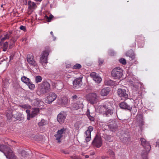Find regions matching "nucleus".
<instances>
[{"mask_svg":"<svg viewBox=\"0 0 159 159\" xmlns=\"http://www.w3.org/2000/svg\"><path fill=\"white\" fill-rule=\"evenodd\" d=\"M114 105L110 102L107 101L102 106V108L105 110L103 114L106 116H112L115 113Z\"/></svg>","mask_w":159,"mask_h":159,"instance_id":"nucleus-1","label":"nucleus"},{"mask_svg":"<svg viewBox=\"0 0 159 159\" xmlns=\"http://www.w3.org/2000/svg\"><path fill=\"white\" fill-rule=\"evenodd\" d=\"M0 151L8 159H16V157L10 148L7 145L0 144Z\"/></svg>","mask_w":159,"mask_h":159,"instance_id":"nucleus-2","label":"nucleus"},{"mask_svg":"<svg viewBox=\"0 0 159 159\" xmlns=\"http://www.w3.org/2000/svg\"><path fill=\"white\" fill-rule=\"evenodd\" d=\"M140 140L141 145L145 149V150L142 151L141 153L142 158L143 159H148V152H149L151 149L150 144L144 138H141Z\"/></svg>","mask_w":159,"mask_h":159,"instance_id":"nucleus-3","label":"nucleus"},{"mask_svg":"<svg viewBox=\"0 0 159 159\" xmlns=\"http://www.w3.org/2000/svg\"><path fill=\"white\" fill-rule=\"evenodd\" d=\"M50 85L46 81H43L39 85L38 92L40 94H43L50 91Z\"/></svg>","mask_w":159,"mask_h":159,"instance_id":"nucleus-4","label":"nucleus"},{"mask_svg":"<svg viewBox=\"0 0 159 159\" xmlns=\"http://www.w3.org/2000/svg\"><path fill=\"white\" fill-rule=\"evenodd\" d=\"M51 50L49 47L45 48V50L43 52L40 58L39 62L43 66H45L48 63V56Z\"/></svg>","mask_w":159,"mask_h":159,"instance_id":"nucleus-5","label":"nucleus"},{"mask_svg":"<svg viewBox=\"0 0 159 159\" xmlns=\"http://www.w3.org/2000/svg\"><path fill=\"white\" fill-rule=\"evenodd\" d=\"M123 74V70L120 67L114 68L111 72L112 76L116 79H120Z\"/></svg>","mask_w":159,"mask_h":159,"instance_id":"nucleus-6","label":"nucleus"},{"mask_svg":"<svg viewBox=\"0 0 159 159\" xmlns=\"http://www.w3.org/2000/svg\"><path fill=\"white\" fill-rule=\"evenodd\" d=\"M102 138L98 134H96L92 143V144L94 146L97 148H99L102 145Z\"/></svg>","mask_w":159,"mask_h":159,"instance_id":"nucleus-7","label":"nucleus"},{"mask_svg":"<svg viewBox=\"0 0 159 159\" xmlns=\"http://www.w3.org/2000/svg\"><path fill=\"white\" fill-rule=\"evenodd\" d=\"M128 91L125 89H119L117 90L118 94L122 99H128Z\"/></svg>","mask_w":159,"mask_h":159,"instance_id":"nucleus-8","label":"nucleus"},{"mask_svg":"<svg viewBox=\"0 0 159 159\" xmlns=\"http://www.w3.org/2000/svg\"><path fill=\"white\" fill-rule=\"evenodd\" d=\"M87 99L91 104H93L97 102V94L95 93H89L88 94Z\"/></svg>","mask_w":159,"mask_h":159,"instance_id":"nucleus-9","label":"nucleus"},{"mask_svg":"<svg viewBox=\"0 0 159 159\" xmlns=\"http://www.w3.org/2000/svg\"><path fill=\"white\" fill-rule=\"evenodd\" d=\"M117 120H112L109 122L108 125L109 128L112 131H116L118 128Z\"/></svg>","mask_w":159,"mask_h":159,"instance_id":"nucleus-10","label":"nucleus"},{"mask_svg":"<svg viewBox=\"0 0 159 159\" xmlns=\"http://www.w3.org/2000/svg\"><path fill=\"white\" fill-rule=\"evenodd\" d=\"M57 98V95L53 92H50L49 93L47 97L46 103L51 104Z\"/></svg>","mask_w":159,"mask_h":159,"instance_id":"nucleus-11","label":"nucleus"},{"mask_svg":"<svg viewBox=\"0 0 159 159\" xmlns=\"http://www.w3.org/2000/svg\"><path fill=\"white\" fill-rule=\"evenodd\" d=\"M27 61L29 64L33 66H37L36 62L34 61V57L32 55H28L27 57Z\"/></svg>","mask_w":159,"mask_h":159,"instance_id":"nucleus-12","label":"nucleus"},{"mask_svg":"<svg viewBox=\"0 0 159 159\" xmlns=\"http://www.w3.org/2000/svg\"><path fill=\"white\" fill-rule=\"evenodd\" d=\"M93 130V127L90 126H89L88 129L85 132V140L87 142L91 140V131Z\"/></svg>","mask_w":159,"mask_h":159,"instance_id":"nucleus-13","label":"nucleus"},{"mask_svg":"<svg viewBox=\"0 0 159 159\" xmlns=\"http://www.w3.org/2000/svg\"><path fill=\"white\" fill-rule=\"evenodd\" d=\"M66 117V114L64 112H61L57 116V120L60 124H62L64 122Z\"/></svg>","mask_w":159,"mask_h":159,"instance_id":"nucleus-14","label":"nucleus"},{"mask_svg":"<svg viewBox=\"0 0 159 159\" xmlns=\"http://www.w3.org/2000/svg\"><path fill=\"white\" fill-rule=\"evenodd\" d=\"M82 77H80L77 78L73 82L74 87L79 88L82 85Z\"/></svg>","mask_w":159,"mask_h":159,"instance_id":"nucleus-15","label":"nucleus"},{"mask_svg":"<svg viewBox=\"0 0 159 159\" xmlns=\"http://www.w3.org/2000/svg\"><path fill=\"white\" fill-rule=\"evenodd\" d=\"M68 102V99L67 97H64L57 100V103L61 106L66 105Z\"/></svg>","mask_w":159,"mask_h":159,"instance_id":"nucleus-16","label":"nucleus"},{"mask_svg":"<svg viewBox=\"0 0 159 159\" xmlns=\"http://www.w3.org/2000/svg\"><path fill=\"white\" fill-rule=\"evenodd\" d=\"M119 106L122 109L128 110L131 111L132 107L129 105L125 102H120L119 104Z\"/></svg>","mask_w":159,"mask_h":159,"instance_id":"nucleus-17","label":"nucleus"},{"mask_svg":"<svg viewBox=\"0 0 159 159\" xmlns=\"http://www.w3.org/2000/svg\"><path fill=\"white\" fill-rule=\"evenodd\" d=\"M137 121L139 123V126L140 129L141 128L142 126L144 125V121L143 120V117L142 114H138L136 116Z\"/></svg>","mask_w":159,"mask_h":159,"instance_id":"nucleus-18","label":"nucleus"},{"mask_svg":"<svg viewBox=\"0 0 159 159\" xmlns=\"http://www.w3.org/2000/svg\"><path fill=\"white\" fill-rule=\"evenodd\" d=\"M111 90L109 87H106L102 89L100 92L101 95L102 96L107 95Z\"/></svg>","mask_w":159,"mask_h":159,"instance_id":"nucleus-19","label":"nucleus"},{"mask_svg":"<svg viewBox=\"0 0 159 159\" xmlns=\"http://www.w3.org/2000/svg\"><path fill=\"white\" fill-rule=\"evenodd\" d=\"M13 118L16 120L20 121L24 120V117L23 115L21 113L17 112L13 116Z\"/></svg>","mask_w":159,"mask_h":159,"instance_id":"nucleus-20","label":"nucleus"},{"mask_svg":"<svg viewBox=\"0 0 159 159\" xmlns=\"http://www.w3.org/2000/svg\"><path fill=\"white\" fill-rule=\"evenodd\" d=\"M126 56L129 57L130 58L129 59L130 60H133L135 58L134 53L132 50H130L127 51L126 53Z\"/></svg>","mask_w":159,"mask_h":159,"instance_id":"nucleus-21","label":"nucleus"},{"mask_svg":"<svg viewBox=\"0 0 159 159\" xmlns=\"http://www.w3.org/2000/svg\"><path fill=\"white\" fill-rule=\"evenodd\" d=\"M15 112L14 111H12L11 110H8L6 112V115L7 118V119L8 120H11L12 117H13V113Z\"/></svg>","mask_w":159,"mask_h":159,"instance_id":"nucleus-22","label":"nucleus"},{"mask_svg":"<svg viewBox=\"0 0 159 159\" xmlns=\"http://www.w3.org/2000/svg\"><path fill=\"white\" fill-rule=\"evenodd\" d=\"M28 5L29 6L28 9L30 10L35 9L37 7L36 4L34 2H32L31 1L28 2Z\"/></svg>","mask_w":159,"mask_h":159,"instance_id":"nucleus-23","label":"nucleus"},{"mask_svg":"<svg viewBox=\"0 0 159 159\" xmlns=\"http://www.w3.org/2000/svg\"><path fill=\"white\" fill-rule=\"evenodd\" d=\"M86 113L87 116L90 121H94L95 118L93 115V113L90 114L89 109H87Z\"/></svg>","mask_w":159,"mask_h":159,"instance_id":"nucleus-24","label":"nucleus"},{"mask_svg":"<svg viewBox=\"0 0 159 159\" xmlns=\"http://www.w3.org/2000/svg\"><path fill=\"white\" fill-rule=\"evenodd\" d=\"M17 38L12 37L10 41V44L9 48L10 49L12 48L15 45V43L16 41Z\"/></svg>","mask_w":159,"mask_h":159,"instance_id":"nucleus-25","label":"nucleus"},{"mask_svg":"<svg viewBox=\"0 0 159 159\" xmlns=\"http://www.w3.org/2000/svg\"><path fill=\"white\" fill-rule=\"evenodd\" d=\"M39 112V110L38 108L33 109L32 113L31 114V117L33 118Z\"/></svg>","mask_w":159,"mask_h":159,"instance_id":"nucleus-26","label":"nucleus"},{"mask_svg":"<svg viewBox=\"0 0 159 159\" xmlns=\"http://www.w3.org/2000/svg\"><path fill=\"white\" fill-rule=\"evenodd\" d=\"M81 103L80 100H79V101H77L76 102L73 104V107L75 109L78 110L80 108V106L81 105Z\"/></svg>","mask_w":159,"mask_h":159,"instance_id":"nucleus-27","label":"nucleus"},{"mask_svg":"<svg viewBox=\"0 0 159 159\" xmlns=\"http://www.w3.org/2000/svg\"><path fill=\"white\" fill-rule=\"evenodd\" d=\"M144 38L142 35L136 36L135 37V41L137 42H140L143 41Z\"/></svg>","mask_w":159,"mask_h":159,"instance_id":"nucleus-28","label":"nucleus"},{"mask_svg":"<svg viewBox=\"0 0 159 159\" xmlns=\"http://www.w3.org/2000/svg\"><path fill=\"white\" fill-rule=\"evenodd\" d=\"M121 139L123 143H128L130 141V138L129 136H128L126 137H124Z\"/></svg>","mask_w":159,"mask_h":159,"instance_id":"nucleus-29","label":"nucleus"},{"mask_svg":"<svg viewBox=\"0 0 159 159\" xmlns=\"http://www.w3.org/2000/svg\"><path fill=\"white\" fill-rule=\"evenodd\" d=\"M21 80L27 84L30 82V79L24 76L21 77Z\"/></svg>","mask_w":159,"mask_h":159,"instance_id":"nucleus-30","label":"nucleus"},{"mask_svg":"<svg viewBox=\"0 0 159 159\" xmlns=\"http://www.w3.org/2000/svg\"><path fill=\"white\" fill-rule=\"evenodd\" d=\"M56 86L57 89H61L63 88L64 85L62 82H59L56 84Z\"/></svg>","mask_w":159,"mask_h":159,"instance_id":"nucleus-31","label":"nucleus"},{"mask_svg":"<svg viewBox=\"0 0 159 159\" xmlns=\"http://www.w3.org/2000/svg\"><path fill=\"white\" fill-rule=\"evenodd\" d=\"M54 136L56 137V139L57 140V142L60 143L61 142V141L60 140V139L62 137V135H61L57 133L56 134L54 135Z\"/></svg>","mask_w":159,"mask_h":159,"instance_id":"nucleus-32","label":"nucleus"},{"mask_svg":"<svg viewBox=\"0 0 159 159\" xmlns=\"http://www.w3.org/2000/svg\"><path fill=\"white\" fill-rule=\"evenodd\" d=\"M106 84L110 85L113 86L115 84V82L111 80H109L105 82Z\"/></svg>","mask_w":159,"mask_h":159,"instance_id":"nucleus-33","label":"nucleus"},{"mask_svg":"<svg viewBox=\"0 0 159 159\" xmlns=\"http://www.w3.org/2000/svg\"><path fill=\"white\" fill-rule=\"evenodd\" d=\"M42 77L39 75L36 76L35 78V81L36 83H38L41 81Z\"/></svg>","mask_w":159,"mask_h":159,"instance_id":"nucleus-34","label":"nucleus"},{"mask_svg":"<svg viewBox=\"0 0 159 159\" xmlns=\"http://www.w3.org/2000/svg\"><path fill=\"white\" fill-rule=\"evenodd\" d=\"M93 80L97 83H99L101 81L102 79L98 75H97L96 77L94 78Z\"/></svg>","mask_w":159,"mask_h":159,"instance_id":"nucleus-35","label":"nucleus"},{"mask_svg":"<svg viewBox=\"0 0 159 159\" xmlns=\"http://www.w3.org/2000/svg\"><path fill=\"white\" fill-rule=\"evenodd\" d=\"M32 102L35 106H37L39 103V100L37 98L32 100Z\"/></svg>","mask_w":159,"mask_h":159,"instance_id":"nucleus-36","label":"nucleus"},{"mask_svg":"<svg viewBox=\"0 0 159 159\" xmlns=\"http://www.w3.org/2000/svg\"><path fill=\"white\" fill-rule=\"evenodd\" d=\"M66 129L63 128L61 129L58 130L57 133L60 135H62V134H63L64 132L66 131Z\"/></svg>","mask_w":159,"mask_h":159,"instance_id":"nucleus-37","label":"nucleus"},{"mask_svg":"<svg viewBox=\"0 0 159 159\" xmlns=\"http://www.w3.org/2000/svg\"><path fill=\"white\" fill-rule=\"evenodd\" d=\"M46 123L45 120L43 119H42L41 121L39 123L38 125L39 126H42L46 125Z\"/></svg>","mask_w":159,"mask_h":159,"instance_id":"nucleus-38","label":"nucleus"},{"mask_svg":"<svg viewBox=\"0 0 159 159\" xmlns=\"http://www.w3.org/2000/svg\"><path fill=\"white\" fill-rule=\"evenodd\" d=\"M81 67L82 66L80 64L77 63L73 66V68L74 69H80Z\"/></svg>","mask_w":159,"mask_h":159,"instance_id":"nucleus-39","label":"nucleus"},{"mask_svg":"<svg viewBox=\"0 0 159 159\" xmlns=\"http://www.w3.org/2000/svg\"><path fill=\"white\" fill-rule=\"evenodd\" d=\"M21 154L22 157H25L28 155V153L25 150H22L21 152Z\"/></svg>","mask_w":159,"mask_h":159,"instance_id":"nucleus-40","label":"nucleus"},{"mask_svg":"<svg viewBox=\"0 0 159 159\" xmlns=\"http://www.w3.org/2000/svg\"><path fill=\"white\" fill-rule=\"evenodd\" d=\"M107 153L110 157H114V152L112 150L109 149L107 151Z\"/></svg>","mask_w":159,"mask_h":159,"instance_id":"nucleus-41","label":"nucleus"},{"mask_svg":"<svg viewBox=\"0 0 159 159\" xmlns=\"http://www.w3.org/2000/svg\"><path fill=\"white\" fill-rule=\"evenodd\" d=\"M71 98L73 101H75L76 100H77V101H79V100H81V98L78 97L76 95H73L71 97Z\"/></svg>","mask_w":159,"mask_h":159,"instance_id":"nucleus-42","label":"nucleus"},{"mask_svg":"<svg viewBox=\"0 0 159 159\" xmlns=\"http://www.w3.org/2000/svg\"><path fill=\"white\" fill-rule=\"evenodd\" d=\"M119 61L120 63L123 65H125L126 63V61L125 58H122L119 60Z\"/></svg>","mask_w":159,"mask_h":159,"instance_id":"nucleus-43","label":"nucleus"},{"mask_svg":"<svg viewBox=\"0 0 159 159\" xmlns=\"http://www.w3.org/2000/svg\"><path fill=\"white\" fill-rule=\"evenodd\" d=\"M26 112L27 115V119L28 120H30V118L31 117V114H30V111L29 110L27 109L26 111Z\"/></svg>","mask_w":159,"mask_h":159,"instance_id":"nucleus-44","label":"nucleus"},{"mask_svg":"<svg viewBox=\"0 0 159 159\" xmlns=\"http://www.w3.org/2000/svg\"><path fill=\"white\" fill-rule=\"evenodd\" d=\"M27 85L28 86L29 88L30 89H33L34 88V85L32 84L31 82H30L29 83H28Z\"/></svg>","mask_w":159,"mask_h":159,"instance_id":"nucleus-45","label":"nucleus"},{"mask_svg":"<svg viewBox=\"0 0 159 159\" xmlns=\"http://www.w3.org/2000/svg\"><path fill=\"white\" fill-rule=\"evenodd\" d=\"M108 53L109 55L111 56H113L115 54V52L111 50H109Z\"/></svg>","mask_w":159,"mask_h":159,"instance_id":"nucleus-46","label":"nucleus"},{"mask_svg":"<svg viewBox=\"0 0 159 159\" xmlns=\"http://www.w3.org/2000/svg\"><path fill=\"white\" fill-rule=\"evenodd\" d=\"M90 76L92 78H94V77H96L97 76V74L95 72H92L90 74Z\"/></svg>","mask_w":159,"mask_h":159,"instance_id":"nucleus-47","label":"nucleus"},{"mask_svg":"<svg viewBox=\"0 0 159 159\" xmlns=\"http://www.w3.org/2000/svg\"><path fill=\"white\" fill-rule=\"evenodd\" d=\"M46 17H47V19L48 21L49 22H50L51 20L53 17V16L52 15H50L49 17H48L47 16H46Z\"/></svg>","mask_w":159,"mask_h":159,"instance_id":"nucleus-48","label":"nucleus"},{"mask_svg":"<svg viewBox=\"0 0 159 159\" xmlns=\"http://www.w3.org/2000/svg\"><path fill=\"white\" fill-rule=\"evenodd\" d=\"M9 38V37L8 36V35H7L6 34L4 35V37L2 38L1 39L2 40V41H3V42H4V41L5 40L7 39H8Z\"/></svg>","mask_w":159,"mask_h":159,"instance_id":"nucleus-49","label":"nucleus"},{"mask_svg":"<svg viewBox=\"0 0 159 159\" xmlns=\"http://www.w3.org/2000/svg\"><path fill=\"white\" fill-rule=\"evenodd\" d=\"M20 30H22L24 31L25 32H26V27L25 26H24L23 25H21L20 27Z\"/></svg>","mask_w":159,"mask_h":159,"instance_id":"nucleus-50","label":"nucleus"},{"mask_svg":"<svg viewBox=\"0 0 159 159\" xmlns=\"http://www.w3.org/2000/svg\"><path fill=\"white\" fill-rule=\"evenodd\" d=\"M103 62H104V60L103 59H102L101 58H98V62L99 63V65H101L102 64V63H103Z\"/></svg>","mask_w":159,"mask_h":159,"instance_id":"nucleus-51","label":"nucleus"},{"mask_svg":"<svg viewBox=\"0 0 159 159\" xmlns=\"http://www.w3.org/2000/svg\"><path fill=\"white\" fill-rule=\"evenodd\" d=\"M8 46V42H6L3 44V48H7Z\"/></svg>","mask_w":159,"mask_h":159,"instance_id":"nucleus-52","label":"nucleus"},{"mask_svg":"<svg viewBox=\"0 0 159 159\" xmlns=\"http://www.w3.org/2000/svg\"><path fill=\"white\" fill-rule=\"evenodd\" d=\"M136 46V43L135 42H134L133 43L131 42L130 44V46L131 47H135Z\"/></svg>","mask_w":159,"mask_h":159,"instance_id":"nucleus-53","label":"nucleus"},{"mask_svg":"<svg viewBox=\"0 0 159 159\" xmlns=\"http://www.w3.org/2000/svg\"><path fill=\"white\" fill-rule=\"evenodd\" d=\"M50 34L52 35V36L53 37V38H54V39L53 40H55L56 39V37H55L54 35H53V33L52 31H51L50 32Z\"/></svg>","mask_w":159,"mask_h":159,"instance_id":"nucleus-54","label":"nucleus"},{"mask_svg":"<svg viewBox=\"0 0 159 159\" xmlns=\"http://www.w3.org/2000/svg\"><path fill=\"white\" fill-rule=\"evenodd\" d=\"M12 31H10L7 34H6L7 35H8V36H9V37L10 38V35L12 34Z\"/></svg>","mask_w":159,"mask_h":159,"instance_id":"nucleus-55","label":"nucleus"},{"mask_svg":"<svg viewBox=\"0 0 159 159\" xmlns=\"http://www.w3.org/2000/svg\"><path fill=\"white\" fill-rule=\"evenodd\" d=\"M71 158L73 159H78L77 157L75 156H73L71 157Z\"/></svg>","mask_w":159,"mask_h":159,"instance_id":"nucleus-56","label":"nucleus"},{"mask_svg":"<svg viewBox=\"0 0 159 159\" xmlns=\"http://www.w3.org/2000/svg\"><path fill=\"white\" fill-rule=\"evenodd\" d=\"M61 152H62L65 154H68V152L67 151H66L65 150H61Z\"/></svg>","mask_w":159,"mask_h":159,"instance_id":"nucleus-57","label":"nucleus"},{"mask_svg":"<svg viewBox=\"0 0 159 159\" xmlns=\"http://www.w3.org/2000/svg\"><path fill=\"white\" fill-rule=\"evenodd\" d=\"M21 107H22L25 108H27V106L25 105H22L21 106Z\"/></svg>","mask_w":159,"mask_h":159,"instance_id":"nucleus-58","label":"nucleus"},{"mask_svg":"<svg viewBox=\"0 0 159 159\" xmlns=\"http://www.w3.org/2000/svg\"><path fill=\"white\" fill-rule=\"evenodd\" d=\"M4 43V42L2 41V40L1 39L0 41V46H1L2 45V44Z\"/></svg>","mask_w":159,"mask_h":159,"instance_id":"nucleus-59","label":"nucleus"},{"mask_svg":"<svg viewBox=\"0 0 159 159\" xmlns=\"http://www.w3.org/2000/svg\"><path fill=\"white\" fill-rule=\"evenodd\" d=\"M7 48H3V51L4 52L6 51L7 50Z\"/></svg>","mask_w":159,"mask_h":159,"instance_id":"nucleus-60","label":"nucleus"},{"mask_svg":"<svg viewBox=\"0 0 159 159\" xmlns=\"http://www.w3.org/2000/svg\"><path fill=\"white\" fill-rule=\"evenodd\" d=\"M85 158H88L89 157V156L87 155H86L85 156Z\"/></svg>","mask_w":159,"mask_h":159,"instance_id":"nucleus-61","label":"nucleus"},{"mask_svg":"<svg viewBox=\"0 0 159 159\" xmlns=\"http://www.w3.org/2000/svg\"><path fill=\"white\" fill-rule=\"evenodd\" d=\"M26 3L25 4L26 5V4H27V0H26Z\"/></svg>","mask_w":159,"mask_h":159,"instance_id":"nucleus-62","label":"nucleus"},{"mask_svg":"<svg viewBox=\"0 0 159 159\" xmlns=\"http://www.w3.org/2000/svg\"><path fill=\"white\" fill-rule=\"evenodd\" d=\"M10 60H11V56H10Z\"/></svg>","mask_w":159,"mask_h":159,"instance_id":"nucleus-63","label":"nucleus"},{"mask_svg":"<svg viewBox=\"0 0 159 159\" xmlns=\"http://www.w3.org/2000/svg\"><path fill=\"white\" fill-rule=\"evenodd\" d=\"M106 137H108V136H107V135H106Z\"/></svg>","mask_w":159,"mask_h":159,"instance_id":"nucleus-64","label":"nucleus"}]
</instances>
